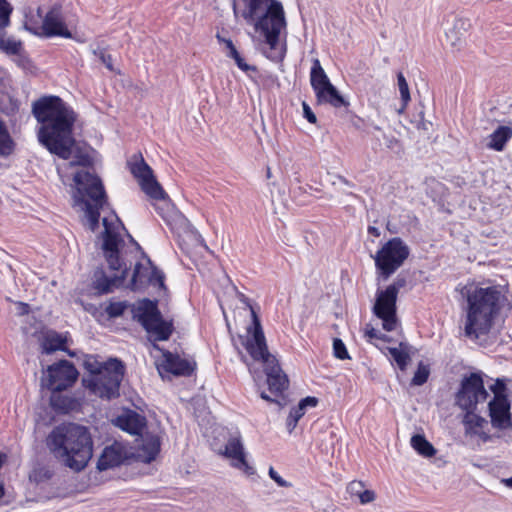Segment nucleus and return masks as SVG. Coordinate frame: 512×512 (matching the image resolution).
Here are the masks:
<instances>
[{"label":"nucleus","instance_id":"f257e3e1","mask_svg":"<svg viewBox=\"0 0 512 512\" xmlns=\"http://www.w3.org/2000/svg\"><path fill=\"white\" fill-rule=\"evenodd\" d=\"M104 230L99 238L102 240V251L108 267L114 272L108 277L103 272L95 275L94 288L101 294L112 292L122 286L132 267L133 260L141 250L139 244L127 232L125 226L114 211L103 217Z\"/></svg>","mask_w":512,"mask_h":512},{"label":"nucleus","instance_id":"f03ea898","mask_svg":"<svg viewBox=\"0 0 512 512\" xmlns=\"http://www.w3.org/2000/svg\"><path fill=\"white\" fill-rule=\"evenodd\" d=\"M32 113L41 123L40 143L59 158L70 159L75 145L73 126L76 121L72 108L58 96H44L33 103Z\"/></svg>","mask_w":512,"mask_h":512},{"label":"nucleus","instance_id":"7ed1b4c3","mask_svg":"<svg viewBox=\"0 0 512 512\" xmlns=\"http://www.w3.org/2000/svg\"><path fill=\"white\" fill-rule=\"evenodd\" d=\"M460 294L466 301L463 308L464 335L471 340L486 336L500 310V290L495 286L481 287L469 283L461 287Z\"/></svg>","mask_w":512,"mask_h":512},{"label":"nucleus","instance_id":"20e7f679","mask_svg":"<svg viewBox=\"0 0 512 512\" xmlns=\"http://www.w3.org/2000/svg\"><path fill=\"white\" fill-rule=\"evenodd\" d=\"M242 16L255 32L263 38L269 51L266 57L278 62L284 58L285 49L279 48L282 32L286 33L287 21L283 5L278 0H243Z\"/></svg>","mask_w":512,"mask_h":512},{"label":"nucleus","instance_id":"39448f33","mask_svg":"<svg viewBox=\"0 0 512 512\" xmlns=\"http://www.w3.org/2000/svg\"><path fill=\"white\" fill-rule=\"evenodd\" d=\"M46 445L55 458L75 471L83 470L93 455L89 430L74 423L54 427L47 436Z\"/></svg>","mask_w":512,"mask_h":512},{"label":"nucleus","instance_id":"423d86ee","mask_svg":"<svg viewBox=\"0 0 512 512\" xmlns=\"http://www.w3.org/2000/svg\"><path fill=\"white\" fill-rule=\"evenodd\" d=\"M252 317L253 325L248 328L242 344L253 360L264 364L269 391L279 395L288 386L287 376L282 372L274 356L269 353L261 323L253 310Z\"/></svg>","mask_w":512,"mask_h":512},{"label":"nucleus","instance_id":"0eeeda50","mask_svg":"<svg viewBox=\"0 0 512 512\" xmlns=\"http://www.w3.org/2000/svg\"><path fill=\"white\" fill-rule=\"evenodd\" d=\"M76 186L75 205L85 212L86 226L95 232L99 225L100 210L109 206L107 195L101 179L89 171L80 170L73 176Z\"/></svg>","mask_w":512,"mask_h":512},{"label":"nucleus","instance_id":"6e6552de","mask_svg":"<svg viewBox=\"0 0 512 512\" xmlns=\"http://www.w3.org/2000/svg\"><path fill=\"white\" fill-rule=\"evenodd\" d=\"M84 367L88 374L82 378V384L91 394L109 400L119 396L124 376V365L120 360L100 363L91 357L85 360Z\"/></svg>","mask_w":512,"mask_h":512},{"label":"nucleus","instance_id":"1a4fd4ad","mask_svg":"<svg viewBox=\"0 0 512 512\" xmlns=\"http://www.w3.org/2000/svg\"><path fill=\"white\" fill-rule=\"evenodd\" d=\"M133 319L137 320L148 334L150 341H166L174 331L172 319H164L157 300L142 299L131 306Z\"/></svg>","mask_w":512,"mask_h":512},{"label":"nucleus","instance_id":"9d476101","mask_svg":"<svg viewBox=\"0 0 512 512\" xmlns=\"http://www.w3.org/2000/svg\"><path fill=\"white\" fill-rule=\"evenodd\" d=\"M410 249L400 238L388 240L373 257L378 277L387 280L392 276L409 257Z\"/></svg>","mask_w":512,"mask_h":512},{"label":"nucleus","instance_id":"9b49d317","mask_svg":"<svg viewBox=\"0 0 512 512\" xmlns=\"http://www.w3.org/2000/svg\"><path fill=\"white\" fill-rule=\"evenodd\" d=\"M78 371L68 360H60L47 367L42 373L41 387L49 391H65L72 387L78 378Z\"/></svg>","mask_w":512,"mask_h":512},{"label":"nucleus","instance_id":"f8f14e48","mask_svg":"<svg viewBox=\"0 0 512 512\" xmlns=\"http://www.w3.org/2000/svg\"><path fill=\"white\" fill-rule=\"evenodd\" d=\"M488 392L484 387L482 376L471 373L461 381V387L456 394V403L462 410H475L477 404L484 402Z\"/></svg>","mask_w":512,"mask_h":512},{"label":"nucleus","instance_id":"ddd939ff","mask_svg":"<svg viewBox=\"0 0 512 512\" xmlns=\"http://www.w3.org/2000/svg\"><path fill=\"white\" fill-rule=\"evenodd\" d=\"M164 273L155 267L149 258L146 263L135 261L128 287L133 291L143 290L148 284L165 290Z\"/></svg>","mask_w":512,"mask_h":512},{"label":"nucleus","instance_id":"4468645a","mask_svg":"<svg viewBox=\"0 0 512 512\" xmlns=\"http://www.w3.org/2000/svg\"><path fill=\"white\" fill-rule=\"evenodd\" d=\"M397 296L393 289H385L377 292L373 313L382 320L383 329L390 332L397 327L396 317Z\"/></svg>","mask_w":512,"mask_h":512},{"label":"nucleus","instance_id":"2eb2a0df","mask_svg":"<svg viewBox=\"0 0 512 512\" xmlns=\"http://www.w3.org/2000/svg\"><path fill=\"white\" fill-rule=\"evenodd\" d=\"M130 170L133 176L138 179L141 189L150 198L155 200H165L167 198L166 192L156 180L152 169L143 158L133 163Z\"/></svg>","mask_w":512,"mask_h":512},{"label":"nucleus","instance_id":"dca6fc26","mask_svg":"<svg viewBox=\"0 0 512 512\" xmlns=\"http://www.w3.org/2000/svg\"><path fill=\"white\" fill-rule=\"evenodd\" d=\"M36 31L42 33V37H63L72 38V33L68 30L62 18L60 6H53L43 17L41 27L35 28Z\"/></svg>","mask_w":512,"mask_h":512},{"label":"nucleus","instance_id":"f3484780","mask_svg":"<svg viewBox=\"0 0 512 512\" xmlns=\"http://www.w3.org/2000/svg\"><path fill=\"white\" fill-rule=\"evenodd\" d=\"M154 347L163 354V360L158 365L159 373L163 372L172 374L174 376H191L195 370V362L186 358H182L178 354H174L167 350H162L159 346L154 344Z\"/></svg>","mask_w":512,"mask_h":512},{"label":"nucleus","instance_id":"a211bd4d","mask_svg":"<svg viewBox=\"0 0 512 512\" xmlns=\"http://www.w3.org/2000/svg\"><path fill=\"white\" fill-rule=\"evenodd\" d=\"M511 405L508 398H492L488 403L491 425L498 430H507L512 427Z\"/></svg>","mask_w":512,"mask_h":512},{"label":"nucleus","instance_id":"6ab92c4d","mask_svg":"<svg viewBox=\"0 0 512 512\" xmlns=\"http://www.w3.org/2000/svg\"><path fill=\"white\" fill-rule=\"evenodd\" d=\"M224 456L230 459L231 465L239 470H243L246 474L254 473L245 457L244 447L240 436L230 437L225 445Z\"/></svg>","mask_w":512,"mask_h":512},{"label":"nucleus","instance_id":"aec40b11","mask_svg":"<svg viewBox=\"0 0 512 512\" xmlns=\"http://www.w3.org/2000/svg\"><path fill=\"white\" fill-rule=\"evenodd\" d=\"M127 458L128 454L125 446L119 442H114L102 451L97 462V468L100 471L115 468L120 466Z\"/></svg>","mask_w":512,"mask_h":512},{"label":"nucleus","instance_id":"412c9836","mask_svg":"<svg viewBox=\"0 0 512 512\" xmlns=\"http://www.w3.org/2000/svg\"><path fill=\"white\" fill-rule=\"evenodd\" d=\"M115 425L131 435H139L145 425V418L129 410L115 419Z\"/></svg>","mask_w":512,"mask_h":512},{"label":"nucleus","instance_id":"4be33fe9","mask_svg":"<svg viewBox=\"0 0 512 512\" xmlns=\"http://www.w3.org/2000/svg\"><path fill=\"white\" fill-rule=\"evenodd\" d=\"M63 391H53L50 396V405L57 413H69L77 410L80 402L73 396L63 394Z\"/></svg>","mask_w":512,"mask_h":512},{"label":"nucleus","instance_id":"5701e85b","mask_svg":"<svg viewBox=\"0 0 512 512\" xmlns=\"http://www.w3.org/2000/svg\"><path fill=\"white\" fill-rule=\"evenodd\" d=\"M318 103L329 104L335 108L347 107L348 101L339 93L334 85L329 84L315 92Z\"/></svg>","mask_w":512,"mask_h":512},{"label":"nucleus","instance_id":"b1692460","mask_svg":"<svg viewBox=\"0 0 512 512\" xmlns=\"http://www.w3.org/2000/svg\"><path fill=\"white\" fill-rule=\"evenodd\" d=\"M66 337L56 331H48L41 341L42 353L51 354L55 351H66Z\"/></svg>","mask_w":512,"mask_h":512},{"label":"nucleus","instance_id":"393cba45","mask_svg":"<svg viewBox=\"0 0 512 512\" xmlns=\"http://www.w3.org/2000/svg\"><path fill=\"white\" fill-rule=\"evenodd\" d=\"M512 138V128L509 126H499L490 136L487 143L489 149L502 151L506 143Z\"/></svg>","mask_w":512,"mask_h":512},{"label":"nucleus","instance_id":"a878e982","mask_svg":"<svg viewBox=\"0 0 512 512\" xmlns=\"http://www.w3.org/2000/svg\"><path fill=\"white\" fill-rule=\"evenodd\" d=\"M310 83L314 92L331 84L327 74L321 66L319 59L312 60V67L310 71Z\"/></svg>","mask_w":512,"mask_h":512},{"label":"nucleus","instance_id":"bb28decb","mask_svg":"<svg viewBox=\"0 0 512 512\" xmlns=\"http://www.w3.org/2000/svg\"><path fill=\"white\" fill-rule=\"evenodd\" d=\"M351 497H355L361 504H368L374 501L375 493L372 490L365 489L362 481H351L346 488Z\"/></svg>","mask_w":512,"mask_h":512},{"label":"nucleus","instance_id":"cd10ccee","mask_svg":"<svg viewBox=\"0 0 512 512\" xmlns=\"http://www.w3.org/2000/svg\"><path fill=\"white\" fill-rule=\"evenodd\" d=\"M466 413L463 417V425L465 427L466 435L473 436L476 433H479V430L483 428L487 421L474 413V410H465Z\"/></svg>","mask_w":512,"mask_h":512},{"label":"nucleus","instance_id":"c85d7f7f","mask_svg":"<svg viewBox=\"0 0 512 512\" xmlns=\"http://www.w3.org/2000/svg\"><path fill=\"white\" fill-rule=\"evenodd\" d=\"M410 444L412 448L421 456L425 458L433 457L436 454V449L425 438L424 435L416 434L411 437Z\"/></svg>","mask_w":512,"mask_h":512},{"label":"nucleus","instance_id":"c756f323","mask_svg":"<svg viewBox=\"0 0 512 512\" xmlns=\"http://www.w3.org/2000/svg\"><path fill=\"white\" fill-rule=\"evenodd\" d=\"M22 42L14 37H8L0 32V50L8 55H19L22 51Z\"/></svg>","mask_w":512,"mask_h":512},{"label":"nucleus","instance_id":"7c9ffc66","mask_svg":"<svg viewBox=\"0 0 512 512\" xmlns=\"http://www.w3.org/2000/svg\"><path fill=\"white\" fill-rule=\"evenodd\" d=\"M91 164V159L86 154H79L75 156V159L68 163H63L57 166V172L63 182H65V177L67 176L66 171L68 168L75 166L87 167Z\"/></svg>","mask_w":512,"mask_h":512},{"label":"nucleus","instance_id":"2f4dec72","mask_svg":"<svg viewBox=\"0 0 512 512\" xmlns=\"http://www.w3.org/2000/svg\"><path fill=\"white\" fill-rule=\"evenodd\" d=\"M142 450L146 453V461H153L160 451V440L157 436H146L143 440Z\"/></svg>","mask_w":512,"mask_h":512},{"label":"nucleus","instance_id":"473e14b6","mask_svg":"<svg viewBox=\"0 0 512 512\" xmlns=\"http://www.w3.org/2000/svg\"><path fill=\"white\" fill-rule=\"evenodd\" d=\"M404 343H400L399 348L390 347L388 348V352L391 355L392 359L396 362L397 366L400 370L404 371L408 365L410 360V356L407 351L403 349Z\"/></svg>","mask_w":512,"mask_h":512},{"label":"nucleus","instance_id":"72a5a7b5","mask_svg":"<svg viewBox=\"0 0 512 512\" xmlns=\"http://www.w3.org/2000/svg\"><path fill=\"white\" fill-rule=\"evenodd\" d=\"M397 82H398V88L402 100V107L398 110L399 113H402L404 109L406 108L407 104L410 102V92L408 83L404 77V75L400 72L397 74Z\"/></svg>","mask_w":512,"mask_h":512},{"label":"nucleus","instance_id":"f704fd0d","mask_svg":"<svg viewBox=\"0 0 512 512\" xmlns=\"http://www.w3.org/2000/svg\"><path fill=\"white\" fill-rule=\"evenodd\" d=\"M13 151V141L5 127L2 126L0 129V155L8 156Z\"/></svg>","mask_w":512,"mask_h":512},{"label":"nucleus","instance_id":"c9c22d12","mask_svg":"<svg viewBox=\"0 0 512 512\" xmlns=\"http://www.w3.org/2000/svg\"><path fill=\"white\" fill-rule=\"evenodd\" d=\"M429 375H430L429 366L425 365L423 362H420L418 364L416 372L414 373L411 384L414 386H421L427 382Z\"/></svg>","mask_w":512,"mask_h":512},{"label":"nucleus","instance_id":"e433bc0d","mask_svg":"<svg viewBox=\"0 0 512 512\" xmlns=\"http://www.w3.org/2000/svg\"><path fill=\"white\" fill-rule=\"evenodd\" d=\"M463 25H464L463 20L462 19H458L457 21H455L453 28L446 33V38L450 42L451 46L458 47V46L461 45L462 37L457 32V29L460 26H463Z\"/></svg>","mask_w":512,"mask_h":512},{"label":"nucleus","instance_id":"4c0bfd02","mask_svg":"<svg viewBox=\"0 0 512 512\" xmlns=\"http://www.w3.org/2000/svg\"><path fill=\"white\" fill-rule=\"evenodd\" d=\"M127 307L126 301L110 302L105 308V312L110 318H116L121 316Z\"/></svg>","mask_w":512,"mask_h":512},{"label":"nucleus","instance_id":"58836bf2","mask_svg":"<svg viewBox=\"0 0 512 512\" xmlns=\"http://www.w3.org/2000/svg\"><path fill=\"white\" fill-rule=\"evenodd\" d=\"M305 411L301 407H293L287 417V427L289 432H292L297 426L298 421L303 417Z\"/></svg>","mask_w":512,"mask_h":512},{"label":"nucleus","instance_id":"ea45409f","mask_svg":"<svg viewBox=\"0 0 512 512\" xmlns=\"http://www.w3.org/2000/svg\"><path fill=\"white\" fill-rule=\"evenodd\" d=\"M11 13V5L6 0H0V28H4L9 25Z\"/></svg>","mask_w":512,"mask_h":512},{"label":"nucleus","instance_id":"a19ab883","mask_svg":"<svg viewBox=\"0 0 512 512\" xmlns=\"http://www.w3.org/2000/svg\"><path fill=\"white\" fill-rule=\"evenodd\" d=\"M230 58H232L235 61L238 68L240 70H242L243 72L247 73V75L249 77L252 78V76L250 75V72H253V73L257 72L256 66L247 64L245 62V59L240 55L239 52H233V55Z\"/></svg>","mask_w":512,"mask_h":512},{"label":"nucleus","instance_id":"79ce46f5","mask_svg":"<svg viewBox=\"0 0 512 512\" xmlns=\"http://www.w3.org/2000/svg\"><path fill=\"white\" fill-rule=\"evenodd\" d=\"M333 354L340 360L350 358L344 342L339 338H334L333 340Z\"/></svg>","mask_w":512,"mask_h":512},{"label":"nucleus","instance_id":"37998d69","mask_svg":"<svg viewBox=\"0 0 512 512\" xmlns=\"http://www.w3.org/2000/svg\"><path fill=\"white\" fill-rule=\"evenodd\" d=\"M92 52L95 56L99 58V60L105 65V67L108 70L114 71L112 56L108 54L104 48L97 47L96 49H93Z\"/></svg>","mask_w":512,"mask_h":512},{"label":"nucleus","instance_id":"c03bdc74","mask_svg":"<svg viewBox=\"0 0 512 512\" xmlns=\"http://www.w3.org/2000/svg\"><path fill=\"white\" fill-rule=\"evenodd\" d=\"M490 390L493 392V398H508L506 395V384L503 379H496L495 383L490 386Z\"/></svg>","mask_w":512,"mask_h":512},{"label":"nucleus","instance_id":"a18cd8bd","mask_svg":"<svg viewBox=\"0 0 512 512\" xmlns=\"http://www.w3.org/2000/svg\"><path fill=\"white\" fill-rule=\"evenodd\" d=\"M39 27H41V24L37 20H34L33 17L26 18V21L24 23V28L27 31H29L31 34L42 37V33H39L35 29V28H39Z\"/></svg>","mask_w":512,"mask_h":512},{"label":"nucleus","instance_id":"49530a36","mask_svg":"<svg viewBox=\"0 0 512 512\" xmlns=\"http://www.w3.org/2000/svg\"><path fill=\"white\" fill-rule=\"evenodd\" d=\"M217 39L220 43H223L226 47V49L228 50L227 52V57H231L233 55V52H238L235 45L233 44L232 40L230 39H226L222 36H220V34H217Z\"/></svg>","mask_w":512,"mask_h":512},{"label":"nucleus","instance_id":"de8ad7c7","mask_svg":"<svg viewBox=\"0 0 512 512\" xmlns=\"http://www.w3.org/2000/svg\"><path fill=\"white\" fill-rule=\"evenodd\" d=\"M269 476L271 479H273L278 486L280 487H289L290 483L284 480L275 470L273 467H270L269 469Z\"/></svg>","mask_w":512,"mask_h":512},{"label":"nucleus","instance_id":"09e8293b","mask_svg":"<svg viewBox=\"0 0 512 512\" xmlns=\"http://www.w3.org/2000/svg\"><path fill=\"white\" fill-rule=\"evenodd\" d=\"M366 335L370 339H377V340H382V341H389L390 340L388 336H386L385 334H383L380 331L376 330L375 328L367 329Z\"/></svg>","mask_w":512,"mask_h":512},{"label":"nucleus","instance_id":"8fccbe9b","mask_svg":"<svg viewBox=\"0 0 512 512\" xmlns=\"http://www.w3.org/2000/svg\"><path fill=\"white\" fill-rule=\"evenodd\" d=\"M317 403H318L317 398L308 396V397L301 399L297 406L301 407L302 410L305 411V409L307 407H315L317 405Z\"/></svg>","mask_w":512,"mask_h":512},{"label":"nucleus","instance_id":"3c124183","mask_svg":"<svg viewBox=\"0 0 512 512\" xmlns=\"http://www.w3.org/2000/svg\"><path fill=\"white\" fill-rule=\"evenodd\" d=\"M405 285H406V279L403 277H398L392 284L387 286L386 289L394 288L395 295L398 297V293H399L400 289L405 287Z\"/></svg>","mask_w":512,"mask_h":512},{"label":"nucleus","instance_id":"603ef678","mask_svg":"<svg viewBox=\"0 0 512 512\" xmlns=\"http://www.w3.org/2000/svg\"><path fill=\"white\" fill-rule=\"evenodd\" d=\"M303 112H304V117L307 119V121L309 123H316V116L315 114L312 112L311 108L304 102L303 103Z\"/></svg>","mask_w":512,"mask_h":512},{"label":"nucleus","instance_id":"864d4df0","mask_svg":"<svg viewBox=\"0 0 512 512\" xmlns=\"http://www.w3.org/2000/svg\"><path fill=\"white\" fill-rule=\"evenodd\" d=\"M385 145L387 148H389L391 150H394V149L400 147V144L398 143V141L393 137L389 138L387 143H385Z\"/></svg>","mask_w":512,"mask_h":512},{"label":"nucleus","instance_id":"5fc2aeb1","mask_svg":"<svg viewBox=\"0 0 512 512\" xmlns=\"http://www.w3.org/2000/svg\"><path fill=\"white\" fill-rule=\"evenodd\" d=\"M475 435L479 436L484 442H487L490 440V435L481 431V429L479 430V433H476Z\"/></svg>","mask_w":512,"mask_h":512},{"label":"nucleus","instance_id":"6e6d98bb","mask_svg":"<svg viewBox=\"0 0 512 512\" xmlns=\"http://www.w3.org/2000/svg\"><path fill=\"white\" fill-rule=\"evenodd\" d=\"M501 483L504 484L507 488L512 489V477L502 479Z\"/></svg>","mask_w":512,"mask_h":512},{"label":"nucleus","instance_id":"4d7b16f0","mask_svg":"<svg viewBox=\"0 0 512 512\" xmlns=\"http://www.w3.org/2000/svg\"><path fill=\"white\" fill-rule=\"evenodd\" d=\"M339 180H340L343 184H345V185H347V186H349V187H353V186H354V185H353L349 180H347L345 177L339 176Z\"/></svg>","mask_w":512,"mask_h":512},{"label":"nucleus","instance_id":"13d9d810","mask_svg":"<svg viewBox=\"0 0 512 512\" xmlns=\"http://www.w3.org/2000/svg\"><path fill=\"white\" fill-rule=\"evenodd\" d=\"M368 232H369L370 234L375 235V236H379V231H378V229H377V228H375V227H373V226H369V228H368Z\"/></svg>","mask_w":512,"mask_h":512},{"label":"nucleus","instance_id":"bf43d9fd","mask_svg":"<svg viewBox=\"0 0 512 512\" xmlns=\"http://www.w3.org/2000/svg\"><path fill=\"white\" fill-rule=\"evenodd\" d=\"M261 398L266 400V401H273L269 395H267L265 392H262L261 393Z\"/></svg>","mask_w":512,"mask_h":512},{"label":"nucleus","instance_id":"052dcab7","mask_svg":"<svg viewBox=\"0 0 512 512\" xmlns=\"http://www.w3.org/2000/svg\"><path fill=\"white\" fill-rule=\"evenodd\" d=\"M22 305V314L24 313H27L28 312V309H29V306L27 304H24V303H21Z\"/></svg>","mask_w":512,"mask_h":512},{"label":"nucleus","instance_id":"680f3d73","mask_svg":"<svg viewBox=\"0 0 512 512\" xmlns=\"http://www.w3.org/2000/svg\"><path fill=\"white\" fill-rule=\"evenodd\" d=\"M37 16H38L39 18H42V9H41V7H38V8H37Z\"/></svg>","mask_w":512,"mask_h":512},{"label":"nucleus","instance_id":"e2e57ef3","mask_svg":"<svg viewBox=\"0 0 512 512\" xmlns=\"http://www.w3.org/2000/svg\"><path fill=\"white\" fill-rule=\"evenodd\" d=\"M3 125H4V123L0 120V129L2 128Z\"/></svg>","mask_w":512,"mask_h":512}]
</instances>
